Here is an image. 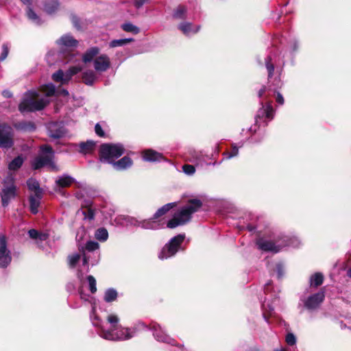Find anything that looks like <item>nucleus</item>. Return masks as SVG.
Segmentation results:
<instances>
[{"instance_id":"obj_43","label":"nucleus","mask_w":351,"mask_h":351,"mask_svg":"<svg viewBox=\"0 0 351 351\" xmlns=\"http://www.w3.org/2000/svg\"><path fill=\"white\" fill-rule=\"evenodd\" d=\"M286 342L290 346H293L296 342L295 337L292 333H289L286 337Z\"/></svg>"},{"instance_id":"obj_50","label":"nucleus","mask_w":351,"mask_h":351,"mask_svg":"<svg viewBox=\"0 0 351 351\" xmlns=\"http://www.w3.org/2000/svg\"><path fill=\"white\" fill-rule=\"evenodd\" d=\"M48 235L45 233H39L38 239L40 241H45L47 239Z\"/></svg>"},{"instance_id":"obj_19","label":"nucleus","mask_w":351,"mask_h":351,"mask_svg":"<svg viewBox=\"0 0 351 351\" xmlns=\"http://www.w3.org/2000/svg\"><path fill=\"white\" fill-rule=\"evenodd\" d=\"M75 182V179L71 176L64 174L62 176H59L56 180V184L59 187H68Z\"/></svg>"},{"instance_id":"obj_15","label":"nucleus","mask_w":351,"mask_h":351,"mask_svg":"<svg viewBox=\"0 0 351 351\" xmlns=\"http://www.w3.org/2000/svg\"><path fill=\"white\" fill-rule=\"evenodd\" d=\"M152 328L154 331V336L158 341H162L167 343H172L173 339L169 335L165 334L160 326L158 324H153Z\"/></svg>"},{"instance_id":"obj_11","label":"nucleus","mask_w":351,"mask_h":351,"mask_svg":"<svg viewBox=\"0 0 351 351\" xmlns=\"http://www.w3.org/2000/svg\"><path fill=\"white\" fill-rule=\"evenodd\" d=\"M13 132L10 126L3 125L0 127V147L9 148L13 145Z\"/></svg>"},{"instance_id":"obj_61","label":"nucleus","mask_w":351,"mask_h":351,"mask_svg":"<svg viewBox=\"0 0 351 351\" xmlns=\"http://www.w3.org/2000/svg\"><path fill=\"white\" fill-rule=\"evenodd\" d=\"M274 351H285V350L282 348H280V349H276Z\"/></svg>"},{"instance_id":"obj_56","label":"nucleus","mask_w":351,"mask_h":351,"mask_svg":"<svg viewBox=\"0 0 351 351\" xmlns=\"http://www.w3.org/2000/svg\"><path fill=\"white\" fill-rule=\"evenodd\" d=\"M265 91V87L263 86L259 91H258V97H261Z\"/></svg>"},{"instance_id":"obj_26","label":"nucleus","mask_w":351,"mask_h":351,"mask_svg":"<svg viewBox=\"0 0 351 351\" xmlns=\"http://www.w3.org/2000/svg\"><path fill=\"white\" fill-rule=\"evenodd\" d=\"M28 189L35 193V195L42 194L38 182L34 179H29L27 182Z\"/></svg>"},{"instance_id":"obj_9","label":"nucleus","mask_w":351,"mask_h":351,"mask_svg":"<svg viewBox=\"0 0 351 351\" xmlns=\"http://www.w3.org/2000/svg\"><path fill=\"white\" fill-rule=\"evenodd\" d=\"M256 244L260 250L265 252H271L273 253H277L280 252L283 247L287 245H292L294 247L297 246V245L293 243V242L289 243H287L285 239H283L282 242L278 241V244H276V243H274L271 241L260 239L257 241Z\"/></svg>"},{"instance_id":"obj_53","label":"nucleus","mask_w":351,"mask_h":351,"mask_svg":"<svg viewBox=\"0 0 351 351\" xmlns=\"http://www.w3.org/2000/svg\"><path fill=\"white\" fill-rule=\"evenodd\" d=\"M88 218H89L90 219H93V217H94V213H93V212L90 209H88Z\"/></svg>"},{"instance_id":"obj_37","label":"nucleus","mask_w":351,"mask_h":351,"mask_svg":"<svg viewBox=\"0 0 351 351\" xmlns=\"http://www.w3.org/2000/svg\"><path fill=\"white\" fill-rule=\"evenodd\" d=\"M87 280L89 284V288L91 293H94L97 291L96 280L93 276H88Z\"/></svg>"},{"instance_id":"obj_16","label":"nucleus","mask_w":351,"mask_h":351,"mask_svg":"<svg viewBox=\"0 0 351 351\" xmlns=\"http://www.w3.org/2000/svg\"><path fill=\"white\" fill-rule=\"evenodd\" d=\"M58 45L60 47L63 49H70L72 47H75L77 45V40L74 39L71 35L66 34L62 36L58 41Z\"/></svg>"},{"instance_id":"obj_40","label":"nucleus","mask_w":351,"mask_h":351,"mask_svg":"<svg viewBox=\"0 0 351 351\" xmlns=\"http://www.w3.org/2000/svg\"><path fill=\"white\" fill-rule=\"evenodd\" d=\"M182 170L185 174L189 175V176H191V175L194 174L195 172V167L191 165H183Z\"/></svg>"},{"instance_id":"obj_18","label":"nucleus","mask_w":351,"mask_h":351,"mask_svg":"<svg viewBox=\"0 0 351 351\" xmlns=\"http://www.w3.org/2000/svg\"><path fill=\"white\" fill-rule=\"evenodd\" d=\"M144 160L148 162H156L162 159V155L153 149H147L143 153Z\"/></svg>"},{"instance_id":"obj_39","label":"nucleus","mask_w":351,"mask_h":351,"mask_svg":"<svg viewBox=\"0 0 351 351\" xmlns=\"http://www.w3.org/2000/svg\"><path fill=\"white\" fill-rule=\"evenodd\" d=\"M186 8L184 6H179L173 14V16L176 19H182L186 13Z\"/></svg>"},{"instance_id":"obj_31","label":"nucleus","mask_w":351,"mask_h":351,"mask_svg":"<svg viewBox=\"0 0 351 351\" xmlns=\"http://www.w3.org/2000/svg\"><path fill=\"white\" fill-rule=\"evenodd\" d=\"M133 40L132 38H124V39H117L113 40L109 43V47L111 48L121 47L125 45Z\"/></svg>"},{"instance_id":"obj_13","label":"nucleus","mask_w":351,"mask_h":351,"mask_svg":"<svg viewBox=\"0 0 351 351\" xmlns=\"http://www.w3.org/2000/svg\"><path fill=\"white\" fill-rule=\"evenodd\" d=\"M11 262L10 251L7 249L5 237L0 235V267H6Z\"/></svg>"},{"instance_id":"obj_60","label":"nucleus","mask_w":351,"mask_h":351,"mask_svg":"<svg viewBox=\"0 0 351 351\" xmlns=\"http://www.w3.org/2000/svg\"><path fill=\"white\" fill-rule=\"evenodd\" d=\"M348 275L351 278V268L348 271Z\"/></svg>"},{"instance_id":"obj_55","label":"nucleus","mask_w":351,"mask_h":351,"mask_svg":"<svg viewBox=\"0 0 351 351\" xmlns=\"http://www.w3.org/2000/svg\"><path fill=\"white\" fill-rule=\"evenodd\" d=\"M77 278L80 281L83 280V274L81 272V271H78L77 273Z\"/></svg>"},{"instance_id":"obj_30","label":"nucleus","mask_w":351,"mask_h":351,"mask_svg":"<svg viewBox=\"0 0 351 351\" xmlns=\"http://www.w3.org/2000/svg\"><path fill=\"white\" fill-rule=\"evenodd\" d=\"M23 163V158L21 156H17L13 159L9 164L10 170H16L19 169Z\"/></svg>"},{"instance_id":"obj_6","label":"nucleus","mask_w":351,"mask_h":351,"mask_svg":"<svg viewBox=\"0 0 351 351\" xmlns=\"http://www.w3.org/2000/svg\"><path fill=\"white\" fill-rule=\"evenodd\" d=\"M124 153V148L121 144H103L100 147V160L108 163H113Z\"/></svg>"},{"instance_id":"obj_54","label":"nucleus","mask_w":351,"mask_h":351,"mask_svg":"<svg viewBox=\"0 0 351 351\" xmlns=\"http://www.w3.org/2000/svg\"><path fill=\"white\" fill-rule=\"evenodd\" d=\"M72 21H73V23L74 24V25L77 27V28H79L80 27L78 26L77 25V19L76 17L73 16V19H72Z\"/></svg>"},{"instance_id":"obj_24","label":"nucleus","mask_w":351,"mask_h":351,"mask_svg":"<svg viewBox=\"0 0 351 351\" xmlns=\"http://www.w3.org/2000/svg\"><path fill=\"white\" fill-rule=\"evenodd\" d=\"M58 5L59 4L57 0H47L44 9L48 14H52L58 8Z\"/></svg>"},{"instance_id":"obj_7","label":"nucleus","mask_w":351,"mask_h":351,"mask_svg":"<svg viewBox=\"0 0 351 351\" xmlns=\"http://www.w3.org/2000/svg\"><path fill=\"white\" fill-rule=\"evenodd\" d=\"M16 196V187L14 184V178L12 176H8L3 181V187L1 192L3 206L6 207Z\"/></svg>"},{"instance_id":"obj_36","label":"nucleus","mask_w":351,"mask_h":351,"mask_svg":"<svg viewBox=\"0 0 351 351\" xmlns=\"http://www.w3.org/2000/svg\"><path fill=\"white\" fill-rule=\"evenodd\" d=\"M17 128L20 130H25V131H27V130L32 131L35 129L34 125L31 122L19 123L17 125Z\"/></svg>"},{"instance_id":"obj_4","label":"nucleus","mask_w":351,"mask_h":351,"mask_svg":"<svg viewBox=\"0 0 351 351\" xmlns=\"http://www.w3.org/2000/svg\"><path fill=\"white\" fill-rule=\"evenodd\" d=\"M99 49L93 47L88 49L83 55L84 62L87 63L93 61V67L97 72L106 71L110 67V60L108 55L101 54L98 56Z\"/></svg>"},{"instance_id":"obj_1","label":"nucleus","mask_w":351,"mask_h":351,"mask_svg":"<svg viewBox=\"0 0 351 351\" xmlns=\"http://www.w3.org/2000/svg\"><path fill=\"white\" fill-rule=\"evenodd\" d=\"M54 93L55 86L51 83L43 86L39 91H28L19 104V110L24 112L42 110L49 103L47 97Z\"/></svg>"},{"instance_id":"obj_8","label":"nucleus","mask_w":351,"mask_h":351,"mask_svg":"<svg viewBox=\"0 0 351 351\" xmlns=\"http://www.w3.org/2000/svg\"><path fill=\"white\" fill-rule=\"evenodd\" d=\"M184 239V234H178L172 238L169 242L163 247L158 255V258L163 260L174 256L179 250Z\"/></svg>"},{"instance_id":"obj_21","label":"nucleus","mask_w":351,"mask_h":351,"mask_svg":"<svg viewBox=\"0 0 351 351\" xmlns=\"http://www.w3.org/2000/svg\"><path fill=\"white\" fill-rule=\"evenodd\" d=\"M40 199L41 194L34 195L29 197L30 210L32 213L36 214L38 213Z\"/></svg>"},{"instance_id":"obj_44","label":"nucleus","mask_w":351,"mask_h":351,"mask_svg":"<svg viewBox=\"0 0 351 351\" xmlns=\"http://www.w3.org/2000/svg\"><path fill=\"white\" fill-rule=\"evenodd\" d=\"M95 133L100 137H104L105 136V133L102 130L101 126L99 123L95 125Z\"/></svg>"},{"instance_id":"obj_10","label":"nucleus","mask_w":351,"mask_h":351,"mask_svg":"<svg viewBox=\"0 0 351 351\" xmlns=\"http://www.w3.org/2000/svg\"><path fill=\"white\" fill-rule=\"evenodd\" d=\"M127 226H133L136 227H141L143 229L147 230H156L160 228L161 223L158 219L153 218L146 220H138L134 217H126L125 218Z\"/></svg>"},{"instance_id":"obj_35","label":"nucleus","mask_w":351,"mask_h":351,"mask_svg":"<svg viewBox=\"0 0 351 351\" xmlns=\"http://www.w3.org/2000/svg\"><path fill=\"white\" fill-rule=\"evenodd\" d=\"M27 15L29 20L36 24L40 23V19L38 16L30 8H28L27 11Z\"/></svg>"},{"instance_id":"obj_57","label":"nucleus","mask_w":351,"mask_h":351,"mask_svg":"<svg viewBox=\"0 0 351 351\" xmlns=\"http://www.w3.org/2000/svg\"><path fill=\"white\" fill-rule=\"evenodd\" d=\"M278 277L281 278L282 276V267L280 266L278 267Z\"/></svg>"},{"instance_id":"obj_12","label":"nucleus","mask_w":351,"mask_h":351,"mask_svg":"<svg viewBox=\"0 0 351 351\" xmlns=\"http://www.w3.org/2000/svg\"><path fill=\"white\" fill-rule=\"evenodd\" d=\"M81 70L82 68L77 66L71 67L65 73L62 70H59L53 74L52 79L56 82L66 83L73 75L77 73Z\"/></svg>"},{"instance_id":"obj_58","label":"nucleus","mask_w":351,"mask_h":351,"mask_svg":"<svg viewBox=\"0 0 351 351\" xmlns=\"http://www.w3.org/2000/svg\"><path fill=\"white\" fill-rule=\"evenodd\" d=\"M23 3L25 4H29L32 0H21Z\"/></svg>"},{"instance_id":"obj_42","label":"nucleus","mask_w":351,"mask_h":351,"mask_svg":"<svg viewBox=\"0 0 351 351\" xmlns=\"http://www.w3.org/2000/svg\"><path fill=\"white\" fill-rule=\"evenodd\" d=\"M8 52H9V50H8V45L5 44H3L2 46V53L0 56V60H1V61L4 60L7 58Z\"/></svg>"},{"instance_id":"obj_23","label":"nucleus","mask_w":351,"mask_h":351,"mask_svg":"<svg viewBox=\"0 0 351 351\" xmlns=\"http://www.w3.org/2000/svg\"><path fill=\"white\" fill-rule=\"evenodd\" d=\"M96 78V74L93 71H87L83 73L82 79L87 85H92Z\"/></svg>"},{"instance_id":"obj_51","label":"nucleus","mask_w":351,"mask_h":351,"mask_svg":"<svg viewBox=\"0 0 351 351\" xmlns=\"http://www.w3.org/2000/svg\"><path fill=\"white\" fill-rule=\"evenodd\" d=\"M88 265V258L86 256L85 254H84V257H83V265L84 266H86V271H88V266L87 265Z\"/></svg>"},{"instance_id":"obj_52","label":"nucleus","mask_w":351,"mask_h":351,"mask_svg":"<svg viewBox=\"0 0 351 351\" xmlns=\"http://www.w3.org/2000/svg\"><path fill=\"white\" fill-rule=\"evenodd\" d=\"M2 95L5 97H10L12 96V93L9 90H3Z\"/></svg>"},{"instance_id":"obj_27","label":"nucleus","mask_w":351,"mask_h":351,"mask_svg":"<svg viewBox=\"0 0 351 351\" xmlns=\"http://www.w3.org/2000/svg\"><path fill=\"white\" fill-rule=\"evenodd\" d=\"M324 276L321 273H315L310 278L311 285L317 287L322 284Z\"/></svg>"},{"instance_id":"obj_62","label":"nucleus","mask_w":351,"mask_h":351,"mask_svg":"<svg viewBox=\"0 0 351 351\" xmlns=\"http://www.w3.org/2000/svg\"><path fill=\"white\" fill-rule=\"evenodd\" d=\"M248 229H249V230H250V231H252V230H253V228H251V227H248Z\"/></svg>"},{"instance_id":"obj_3","label":"nucleus","mask_w":351,"mask_h":351,"mask_svg":"<svg viewBox=\"0 0 351 351\" xmlns=\"http://www.w3.org/2000/svg\"><path fill=\"white\" fill-rule=\"evenodd\" d=\"M202 206V202L198 199H191L189 204L178 210L173 218L167 223V227L175 228L183 226L191 220L193 213Z\"/></svg>"},{"instance_id":"obj_2","label":"nucleus","mask_w":351,"mask_h":351,"mask_svg":"<svg viewBox=\"0 0 351 351\" xmlns=\"http://www.w3.org/2000/svg\"><path fill=\"white\" fill-rule=\"evenodd\" d=\"M107 322L111 325L110 329L104 326H101L100 336L110 341H124L132 338L134 335V330L129 328H123L119 326V319L117 315L110 314L107 317Z\"/></svg>"},{"instance_id":"obj_20","label":"nucleus","mask_w":351,"mask_h":351,"mask_svg":"<svg viewBox=\"0 0 351 351\" xmlns=\"http://www.w3.org/2000/svg\"><path fill=\"white\" fill-rule=\"evenodd\" d=\"M132 165V160L128 157L124 156L117 162L113 163V167L117 170H123L130 167Z\"/></svg>"},{"instance_id":"obj_41","label":"nucleus","mask_w":351,"mask_h":351,"mask_svg":"<svg viewBox=\"0 0 351 351\" xmlns=\"http://www.w3.org/2000/svg\"><path fill=\"white\" fill-rule=\"evenodd\" d=\"M270 62H271L270 58H267L266 59L265 64H266V68H267V69L268 71V77H269V78L272 77L273 73H274V66L273 64H271Z\"/></svg>"},{"instance_id":"obj_47","label":"nucleus","mask_w":351,"mask_h":351,"mask_svg":"<svg viewBox=\"0 0 351 351\" xmlns=\"http://www.w3.org/2000/svg\"><path fill=\"white\" fill-rule=\"evenodd\" d=\"M28 234L32 239H37L39 232L34 229H32L28 231Z\"/></svg>"},{"instance_id":"obj_46","label":"nucleus","mask_w":351,"mask_h":351,"mask_svg":"<svg viewBox=\"0 0 351 351\" xmlns=\"http://www.w3.org/2000/svg\"><path fill=\"white\" fill-rule=\"evenodd\" d=\"M239 153V149L236 146H232V152L229 154H228L227 158H231L234 156H236Z\"/></svg>"},{"instance_id":"obj_5","label":"nucleus","mask_w":351,"mask_h":351,"mask_svg":"<svg viewBox=\"0 0 351 351\" xmlns=\"http://www.w3.org/2000/svg\"><path fill=\"white\" fill-rule=\"evenodd\" d=\"M54 152L52 148L45 145L40 147V154L37 156L32 162L34 169H38L44 166H49L51 169L58 171V168L53 162Z\"/></svg>"},{"instance_id":"obj_14","label":"nucleus","mask_w":351,"mask_h":351,"mask_svg":"<svg viewBox=\"0 0 351 351\" xmlns=\"http://www.w3.org/2000/svg\"><path fill=\"white\" fill-rule=\"evenodd\" d=\"M324 297L325 295L323 291L316 293L306 299L304 302V306L309 310L315 309L323 302Z\"/></svg>"},{"instance_id":"obj_49","label":"nucleus","mask_w":351,"mask_h":351,"mask_svg":"<svg viewBox=\"0 0 351 351\" xmlns=\"http://www.w3.org/2000/svg\"><path fill=\"white\" fill-rule=\"evenodd\" d=\"M145 1V0H136L134 1V4L137 8H139L143 5Z\"/></svg>"},{"instance_id":"obj_25","label":"nucleus","mask_w":351,"mask_h":351,"mask_svg":"<svg viewBox=\"0 0 351 351\" xmlns=\"http://www.w3.org/2000/svg\"><path fill=\"white\" fill-rule=\"evenodd\" d=\"M180 29L184 34L189 35L191 33H196L199 30V27L193 28L191 23H184L180 25Z\"/></svg>"},{"instance_id":"obj_17","label":"nucleus","mask_w":351,"mask_h":351,"mask_svg":"<svg viewBox=\"0 0 351 351\" xmlns=\"http://www.w3.org/2000/svg\"><path fill=\"white\" fill-rule=\"evenodd\" d=\"M49 135L54 138H59L64 134V130L58 123H51L48 125Z\"/></svg>"},{"instance_id":"obj_32","label":"nucleus","mask_w":351,"mask_h":351,"mask_svg":"<svg viewBox=\"0 0 351 351\" xmlns=\"http://www.w3.org/2000/svg\"><path fill=\"white\" fill-rule=\"evenodd\" d=\"M95 238L100 241H105L108 239V233L106 229L105 228H99L95 232Z\"/></svg>"},{"instance_id":"obj_48","label":"nucleus","mask_w":351,"mask_h":351,"mask_svg":"<svg viewBox=\"0 0 351 351\" xmlns=\"http://www.w3.org/2000/svg\"><path fill=\"white\" fill-rule=\"evenodd\" d=\"M276 101L281 105L284 104V98L282 95L279 93L277 94L276 96Z\"/></svg>"},{"instance_id":"obj_22","label":"nucleus","mask_w":351,"mask_h":351,"mask_svg":"<svg viewBox=\"0 0 351 351\" xmlns=\"http://www.w3.org/2000/svg\"><path fill=\"white\" fill-rule=\"evenodd\" d=\"M95 146V144L92 141L81 143L80 144V152L84 154H89L94 149Z\"/></svg>"},{"instance_id":"obj_33","label":"nucleus","mask_w":351,"mask_h":351,"mask_svg":"<svg viewBox=\"0 0 351 351\" xmlns=\"http://www.w3.org/2000/svg\"><path fill=\"white\" fill-rule=\"evenodd\" d=\"M81 258V255L80 254H73L70 255L68 258L69 265L70 267H75L76 264L79 262Z\"/></svg>"},{"instance_id":"obj_29","label":"nucleus","mask_w":351,"mask_h":351,"mask_svg":"<svg viewBox=\"0 0 351 351\" xmlns=\"http://www.w3.org/2000/svg\"><path fill=\"white\" fill-rule=\"evenodd\" d=\"M117 297V292L114 289H108L106 291L104 295V300L106 302L114 301Z\"/></svg>"},{"instance_id":"obj_34","label":"nucleus","mask_w":351,"mask_h":351,"mask_svg":"<svg viewBox=\"0 0 351 351\" xmlns=\"http://www.w3.org/2000/svg\"><path fill=\"white\" fill-rule=\"evenodd\" d=\"M122 28L124 31L128 32H132L134 34H138L139 32L138 27L132 25L130 23H124L122 25Z\"/></svg>"},{"instance_id":"obj_45","label":"nucleus","mask_w":351,"mask_h":351,"mask_svg":"<svg viewBox=\"0 0 351 351\" xmlns=\"http://www.w3.org/2000/svg\"><path fill=\"white\" fill-rule=\"evenodd\" d=\"M264 111H265V113L267 118L272 119L274 110H273V108L270 105H268L266 107V108L264 110Z\"/></svg>"},{"instance_id":"obj_28","label":"nucleus","mask_w":351,"mask_h":351,"mask_svg":"<svg viewBox=\"0 0 351 351\" xmlns=\"http://www.w3.org/2000/svg\"><path fill=\"white\" fill-rule=\"evenodd\" d=\"M175 206L176 203H169L164 205L162 207L159 208L154 214L155 219H158V217L165 215L167 212H168L171 208H172Z\"/></svg>"},{"instance_id":"obj_59","label":"nucleus","mask_w":351,"mask_h":351,"mask_svg":"<svg viewBox=\"0 0 351 351\" xmlns=\"http://www.w3.org/2000/svg\"><path fill=\"white\" fill-rule=\"evenodd\" d=\"M62 93L64 95H69V92H68L66 90H62Z\"/></svg>"},{"instance_id":"obj_38","label":"nucleus","mask_w":351,"mask_h":351,"mask_svg":"<svg viewBox=\"0 0 351 351\" xmlns=\"http://www.w3.org/2000/svg\"><path fill=\"white\" fill-rule=\"evenodd\" d=\"M99 245L97 242L93 241H89L86 244V250L89 252H93L98 250Z\"/></svg>"}]
</instances>
